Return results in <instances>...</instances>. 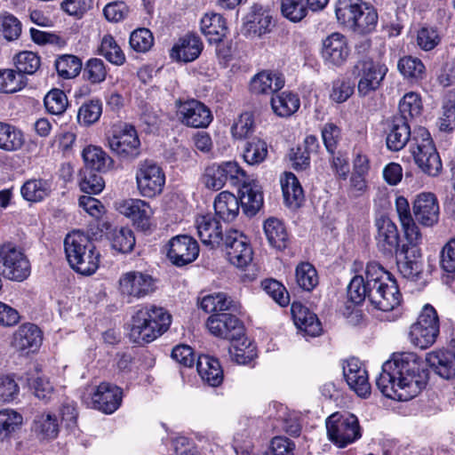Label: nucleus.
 <instances>
[{"mask_svg": "<svg viewBox=\"0 0 455 455\" xmlns=\"http://www.w3.org/2000/svg\"><path fill=\"white\" fill-rule=\"evenodd\" d=\"M366 289L371 304L381 311H391L400 305L401 293L391 274L377 262L367 264Z\"/></svg>", "mask_w": 455, "mask_h": 455, "instance_id": "2", "label": "nucleus"}, {"mask_svg": "<svg viewBox=\"0 0 455 455\" xmlns=\"http://www.w3.org/2000/svg\"><path fill=\"white\" fill-rule=\"evenodd\" d=\"M281 12L291 22L301 21L307 14L303 0H281Z\"/></svg>", "mask_w": 455, "mask_h": 455, "instance_id": "57", "label": "nucleus"}, {"mask_svg": "<svg viewBox=\"0 0 455 455\" xmlns=\"http://www.w3.org/2000/svg\"><path fill=\"white\" fill-rule=\"evenodd\" d=\"M371 7L363 0H338L335 12L339 22L351 29Z\"/></svg>", "mask_w": 455, "mask_h": 455, "instance_id": "25", "label": "nucleus"}, {"mask_svg": "<svg viewBox=\"0 0 455 455\" xmlns=\"http://www.w3.org/2000/svg\"><path fill=\"white\" fill-rule=\"evenodd\" d=\"M119 291L128 302L150 295L156 290V281L149 274L129 271L119 279Z\"/></svg>", "mask_w": 455, "mask_h": 455, "instance_id": "10", "label": "nucleus"}, {"mask_svg": "<svg viewBox=\"0 0 455 455\" xmlns=\"http://www.w3.org/2000/svg\"><path fill=\"white\" fill-rule=\"evenodd\" d=\"M296 282L305 291L313 290L318 283V275L315 268L308 262H302L296 267Z\"/></svg>", "mask_w": 455, "mask_h": 455, "instance_id": "52", "label": "nucleus"}, {"mask_svg": "<svg viewBox=\"0 0 455 455\" xmlns=\"http://www.w3.org/2000/svg\"><path fill=\"white\" fill-rule=\"evenodd\" d=\"M202 181L207 188L212 190L221 189L227 182L220 164H212L205 168Z\"/></svg>", "mask_w": 455, "mask_h": 455, "instance_id": "63", "label": "nucleus"}, {"mask_svg": "<svg viewBox=\"0 0 455 455\" xmlns=\"http://www.w3.org/2000/svg\"><path fill=\"white\" fill-rule=\"evenodd\" d=\"M83 159L85 163L84 168L93 171L106 172L112 168L113 159L107 155L100 148L88 146L83 150Z\"/></svg>", "mask_w": 455, "mask_h": 455, "instance_id": "40", "label": "nucleus"}, {"mask_svg": "<svg viewBox=\"0 0 455 455\" xmlns=\"http://www.w3.org/2000/svg\"><path fill=\"white\" fill-rule=\"evenodd\" d=\"M109 148L122 158H135L140 155V142L132 125L124 124L108 137Z\"/></svg>", "mask_w": 455, "mask_h": 455, "instance_id": "12", "label": "nucleus"}, {"mask_svg": "<svg viewBox=\"0 0 455 455\" xmlns=\"http://www.w3.org/2000/svg\"><path fill=\"white\" fill-rule=\"evenodd\" d=\"M395 209L407 242L420 243L421 234L411 213L408 200L403 196H398L395 200Z\"/></svg>", "mask_w": 455, "mask_h": 455, "instance_id": "31", "label": "nucleus"}, {"mask_svg": "<svg viewBox=\"0 0 455 455\" xmlns=\"http://www.w3.org/2000/svg\"><path fill=\"white\" fill-rule=\"evenodd\" d=\"M271 16L263 12L253 11L246 17L243 25L245 34L252 37H259L269 32Z\"/></svg>", "mask_w": 455, "mask_h": 455, "instance_id": "44", "label": "nucleus"}, {"mask_svg": "<svg viewBox=\"0 0 455 455\" xmlns=\"http://www.w3.org/2000/svg\"><path fill=\"white\" fill-rule=\"evenodd\" d=\"M267 156V145L259 138H253L244 145L243 156L244 161L251 165L262 163Z\"/></svg>", "mask_w": 455, "mask_h": 455, "instance_id": "49", "label": "nucleus"}, {"mask_svg": "<svg viewBox=\"0 0 455 455\" xmlns=\"http://www.w3.org/2000/svg\"><path fill=\"white\" fill-rule=\"evenodd\" d=\"M397 67L401 74L409 79H422L425 74V66L422 61L411 56L401 58Z\"/></svg>", "mask_w": 455, "mask_h": 455, "instance_id": "54", "label": "nucleus"}, {"mask_svg": "<svg viewBox=\"0 0 455 455\" xmlns=\"http://www.w3.org/2000/svg\"><path fill=\"white\" fill-rule=\"evenodd\" d=\"M410 151L417 166L429 176H437L442 170V162L430 133L424 127L414 131Z\"/></svg>", "mask_w": 455, "mask_h": 455, "instance_id": "5", "label": "nucleus"}, {"mask_svg": "<svg viewBox=\"0 0 455 455\" xmlns=\"http://www.w3.org/2000/svg\"><path fill=\"white\" fill-rule=\"evenodd\" d=\"M40 64V58L33 52H22L15 57V66L23 76L36 73Z\"/></svg>", "mask_w": 455, "mask_h": 455, "instance_id": "59", "label": "nucleus"}, {"mask_svg": "<svg viewBox=\"0 0 455 455\" xmlns=\"http://www.w3.org/2000/svg\"><path fill=\"white\" fill-rule=\"evenodd\" d=\"M33 430L41 439H53L59 433V420L55 414L42 413L36 417Z\"/></svg>", "mask_w": 455, "mask_h": 455, "instance_id": "45", "label": "nucleus"}, {"mask_svg": "<svg viewBox=\"0 0 455 455\" xmlns=\"http://www.w3.org/2000/svg\"><path fill=\"white\" fill-rule=\"evenodd\" d=\"M196 369L203 381L211 387H218L223 381V371L220 362L209 355H199Z\"/></svg>", "mask_w": 455, "mask_h": 455, "instance_id": "34", "label": "nucleus"}, {"mask_svg": "<svg viewBox=\"0 0 455 455\" xmlns=\"http://www.w3.org/2000/svg\"><path fill=\"white\" fill-rule=\"evenodd\" d=\"M64 248L70 267L84 275H91L98 269L100 254L88 235L73 231L64 240Z\"/></svg>", "mask_w": 455, "mask_h": 455, "instance_id": "4", "label": "nucleus"}, {"mask_svg": "<svg viewBox=\"0 0 455 455\" xmlns=\"http://www.w3.org/2000/svg\"><path fill=\"white\" fill-rule=\"evenodd\" d=\"M26 85L25 76L13 69L0 70V92L14 93Z\"/></svg>", "mask_w": 455, "mask_h": 455, "instance_id": "50", "label": "nucleus"}, {"mask_svg": "<svg viewBox=\"0 0 455 455\" xmlns=\"http://www.w3.org/2000/svg\"><path fill=\"white\" fill-rule=\"evenodd\" d=\"M419 243H409L401 246L396 255L397 266L403 277L415 280L422 272L421 252L418 244Z\"/></svg>", "mask_w": 455, "mask_h": 455, "instance_id": "19", "label": "nucleus"}, {"mask_svg": "<svg viewBox=\"0 0 455 455\" xmlns=\"http://www.w3.org/2000/svg\"><path fill=\"white\" fill-rule=\"evenodd\" d=\"M387 72L384 64L373 61L371 59L358 60L352 70L354 76L358 77L357 90L361 96H366L378 90Z\"/></svg>", "mask_w": 455, "mask_h": 455, "instance_id": "9", "label": "nucleus"}, {"mask_svg": "<svg viewBox=\"0 0 455 455\" xmlns=\"http://www.w3.org/2000/svg\"><path fill=\"white\" fill-rule=\"evenodd\" d=\"M120 212L130 218L135 228L145 233L149 234L154 229L151 221L153 211L149 204L140 199H129L120 205Z\"/></svg>", "mask_w": 455, "mask_h": 455, "instance_id": "18", "label": "nucleus"}, {"mask_svg": "<svg viewBox=\"0 0 455 455\" xmlns=\"http://www.w3.org/2000/svg\"><path fill=\"white\" fill-rule=\"evenodd\" d=\"M283 86L284 78L282 74L273 70H263L251 79L250 91L257 95H274Z\"/></svg>", "mask_w": 455, "mask_h": 455, "instance_id": "26", "label": "nucleus"}, {"mask_svg": "<svg viewBox=\"0 0 455 455\" xmlns=\"http://www.w3.org/2000/svg\"><path fill=\"white\" fill-rule=\"evenodd\" d=\"M264 232L269 244L283 250L289 243V235L283 223L276 218H269L264 222Z\"/></svg>", "mask_w": 455, "mask_h": 455, "instance_id": "39", "label": "nucleus"}, {"mask_svg": "<svg viewBox=\"0 0 455 455\" xmlns=\"http://www.w3.org/2000/svg\"><path fill=\"white\" fill-rule=\"evenodd\" d=\"M167 257L178 267L188 265L198 257L199 245L189 235H182L172 237L167 243Z\"/></svg>", "mask_w": 455, "mask_h": 455, "instance_id": "14", "label": "nucleus"}, {"mask_svg": "<svg viewBox=\"0 0 455 455\" xmlns=\"http://www.w3.org/2000/svg\"><path fill=\"white\" fill-rule=\"evenodd\" d=\"M386 133L387 147L391 151L403 149L410 140L411 135L408 121L403 117L395 116L387 123Z\"/></svg>", "mask_w": 455, "mask_h": 455, "instance_id": "28", "label": "nucleus"}, {"mask_svg": "<svg viewBox=\"0 0 455 455\" xmlns=\"http://www.w3.org/2000/svg\"><path fill=\"white\" fill-rule=\"evenodd\" d=\"M102 114V104L99 100H92L84 102L79 108L77 119L84 125H91L96 123Z\"/></svg>", "mask_w": 455, "mask_h": 455, "instance_id": "56", "label": "nucleus"}, {"mask_svg": "<svg viewBox=\"0 0 455 455\" xmlns=\"http://www.w3.org/2000/svg\"><path fill=\"white\" fill-rule=\"evenodd\" d=\"M377 247L385 256H393L400 251V235L397 226L387 217L376 220Z\"/></svg>", "mask_w": 455, "mask_h": 455, "instance_id": "17", "label": "nucleus"}, {"mask_svg": "<svg viewBox=\"0 0 455 455\" xmlns=\"http://www.w3.org/2000/svg\"><path fill=\"white\" fill-rule=\"evenodd\" d=\"M421 371V363L415 354L395 355L392 359L383 363L376 385L390 399L409 401L425 387V376Z\"/></svg>", "mask_w": 455, "mask_h": 455, "instance_id": "1", "label": "nucleus"}, {"mask_svg": "<svg viewBox=\"0 0 455 455\" xmlns=\"http://www.w3.org/2000/svg\"><path fill=\"white\" fill-rule=\"evenodd\" d=\"M350 49L345 36L334 32L323 40L322 56L325 62L335 66H342L347 60Z\"/></svg>", "mask_w": 455, "mask_h": 455, "instance_id": "20", "label": "nucleus"}, {"mask_svg": "<svg viewBox=\"0 0 455 455\" xmlns=\"http://www.w3.org/2000/svg\"><path fill=\"white\" fill-rule=\"evenodd\" d=\"M262 289L281 307L290 302V296L285 287L275 279H266L261 283Z\"/></svg>", "mask_w": 455, "mask_h": 455, "instance_id": "60", "label": "nucleus"}, {"mask_svg": "<svg viewBox=\"0 0 455 455\" xmlns=\"http://www.w3.org/2000/svg\"><path fill=\"white\" fill-rule=\"evenodd\" d=\"M343 374L349 387L359 396L366 397L371 394L368 373L359 360L351 358L343 365Z\"/></svg>", "mask_w": 455, "mask_h": 455, "instance_id": "22", "label": "nucleus"}, {"mask_svg": "<svg viewBox=\"0 0 455 455\" xmlns=\"http://www.w3.org/2000/svg\"><path fill=\"white\" fill-rule=\"evenodd\" d=\"M44 102L47 111L52 115H61L68 105L67 95L60 89L50 91L45 95Z\"/></svg>", "mask_w": 455, "mask_h": 455, "instance_id": "58", "label": "nucleus"}, {"mask_svg": "<svg viewBox=\"0 0 455 455\" xmlns=\"http://www.w3.org/2000/svg\"><path fill=\"white\" fill-rule=\"evenodd\" d=\"M414 220L425 227H432L439 220V204L435 196L429 192L417 196L413 202Z\"/></svg>", "mask_w": 455, "mask_h": 455, "instance_id": "21", "label": "nucleus"}, {"mask_svg": "<svg viewBox=\"0 0 455 455\" xmlns=\"http://www.w3.org/2000/svg\"><path fill=\"white\" fill-rule=\"evenodd\" d=\"M42 343L40 329L34 323H24L14 332L12 341V347L27 354L35 352Z\"/></svg>", "mask_w": 455, "mask_h": 455, "instance_id": "27", "label": "nucleus"}, {"mask_svg": "<svg viewBox=\"0 0 455 455\" xmlns=\"http://www.w3.org/2000/svg\"><path fill=\"white\" fill-rule=\"evenodd\" d=\"M291 314L295 325L305 334L311 337L321 334V323L316 315L310 312L307 307L302 306L300 303H293L291 305Z\"/></svg>", "mask_w": 455, "mask_h": 455, "instance_id": "30", "label": "nucleus"}, {"mask_svg": "<svg viewBox=\"0 0 455 455\" xmlns=\"http://www.w3.org/2000/svg\"><path fill=\"white\" fill-rule=\"evenodd\" d=\"M196 227L201 242L207 246L219 247L225 240L221 224L212 215L197 217Z\"/></svg>", "mask_w": 455, "mask_h": 455, "instance_id": "24", "label": "nucleus"}, {"mask_svg": "<svg viewBox=\"0 0 455 455\" xmlns=\"http://www.w3.org/2000/svg\"><path fill=\"white\" fill-rule=\"evenodd\" d=\"M203 50L201 39L193 34L186 35L173 45L171 57L183 62H190L197 59Z\"/></svg>", "mask_w": 455, "mask_h": 455, "instance_id": "29", "label": "nucleus"}, {"mask_svg": "<svg viewBox=\"0 0 455 455\" xmlns=\"http://www.w3.org/2000/svg\"><path fill=\"white\" fill-rule=\"evenodd\" d=\"M328 439L338 448H345L362 436L358 419L354 414L333 413L326 419Z\"/></svg>", "mask_w": 455, "mask_h": 455, "instance_id": "6", "label": "nucleus"}, {"mask_svg": "<svg viewBox=\"0 0 455 455\" xmlns=\"http://www.w3.org/2000/svg\"><path fill=\"white\" fill-rule=\"evenodd\" d=\"M240 203L247 215H255L263 205V196L257 184H243L240 189Z\"/></svg>", "mask_w": 455, "mask_h": 455, "instance_id": "38", "label": "nucleus"}, {"mask_svg": "<svg viewBox=\"0 0 455 455\" xmlns=\"http://www.w3.org/2000/svg\"><path fill=\"white\" fill-rule=\"evenodd\" d=\"M112 248L122 253H128L133 250L135 236L129 228H115L109 237Z\"/></svg>", "mask_w": 455, "mask_h": 455, "instance_id": "47", "label": "nucleus"}, {"mask_svg": "<svg viewBox=\"0 0 455 455\" xmlns=\"http://www.w3.org/2000/svg\"><path fill=\"white\" fill-rule=\"evenodd\" d=\"M92 400L94 409L110 414L121 404L122 390L116 386L103 382L96 387Z\"/></svg>", "mask_w": 455, "mask_h": 455, "instance_id": "23", "label": "nucleus"}, {"mask_svg": "<svg viewBox=\"0 0 455 455\" xmlns=\"http://www.w3.org/2000/svg\"><path fill=\"white\" fill-rule=\"evenodd\" d=\"M201 31L211 44L220 43L228 32L226 20L219 13H206L201 19Z\"/></svg>", "mask_w": 455, "mask_h": 455, "instance_id": "35", "label": "nucleus"}, {"mask_svg": "<svg viewBox=\"0 0 455 455\" xmlns=\"http://www.w3.org/2000/svg\"><path fill=\"white\" fill-rule=\"evenodd\" d=\"M171 323L172 316L164 307L145 306L132 318L130 337L138 344L149 343L166 331Z\"/></svg>", "mask_w": 455, "mask_h": 455, "instance_id": "3", "label": "nucleus"}, {"mask_svg": "<svg viewBox=\"0 0 455 455\" xmlns=\"http://www.w3.org/2000/svg\"><path fill=\"white\" fill-rule=\"evenodd\" d=\"M281 186L285 204L291 209L299 208L304 201V192L297 177L285 172L281 178Z\"/></svg>", "mask_w": 455, "mask_h": 455, "instance_id": "36", "label": "nucleus"}, {"mask_svg": "<svg viewBox=\"0 0 455 455\" xmlns=\"http://www.w3.org/2000/svg\"><path fill=\"white\" fill-rule=\"evenodd\" d=\"M239 200L230 192L220 193L214 200V210L217 216L224 221H232L239 212Z\"/></svg>", "mask_w": 455, "mask_h": 455, "instance_id": "37", "label": "nucleus"}, {"mask_svg": "<svg viewBox=\"0 0 455 455\" xmlns=\"http://www.w3.org/2000/svg\"><path fill=\"white\" fill-rule=\"evenodd\" d=\"M439 334V319L431 305L424 306L419 318L411 326L409 337L411 343L425 349L432 346Z\"/></svg>", "mask_w": 455, "mask_h": 455, "instance_id": "8", "label": "nucleus"}, {"mask_svg": "<svg viewBox=\"0 0 455 455\" xmlns=\"http://www.w3.org/2000/svg\"><path fill=\"white\" fill-rule=\"evenodd\" d=\"M24 142V135L20 130L10 124L0 122V149L16 151L22 148Z\"/></svg>", "mask_w": 455, "mask_h": 455, "instance_id": "42", "label": "nucleus"}, {"mask_svg": "<svg viewBox=\"0 0 455 455\" xmlns=\"http://www.w3.org/2000/svg\"><path fill=\"white\" fill-rule=\"evenodd\" d=\"M52 181L43 178L29 179L20 188L22 197L30 203H39L52 193Z\"/></svg>", "mask_w": 455, "mask_h": 455, "instance_id": "32", "label": "nucleus"}, {"mask_svg": "<svg viewBox=\"0 0 455 455\" xmlns=\"http://www.w3.org/2000/svg\"><path fill=\"white\" fill-rule=\"evenodd\" d=\"M400 116L408 121L409 118L419 116L422 111L421 99L416 92L406 93L399 102Z\"/></svg>", "mask_w": 455, "mask_h": 455, "instance_id": "53", "label": "nucleus"}, {"mask_svg": "<svg viewBox=\"0 0 455 455\" xmlns=\"http://www.w3.org/2000/svg\"><path fill=\"white\" fill-rule=\"evenodd\" d=\"M201 308L206 313L219 314L218 312L237 310V303L223 292L204 296L200 303Z\"/></svg>", "mask_w": 455, "mask_h": 455, "instance_id": "41", "label": "nucleus"}, {"mask_svg": "<svg viewBox=\"0 0 455 455\" xmlns=\"http://www.w3.org/2000/svg\"><path fill=\"white\" fill-rule=\"evenodd\" d=\"M80 188L86 194H99L105 187L103 178L96 171L84 168L80 172Z\"/></svg>", "mask_w": 455, "mask_h": 455, "instance_id": "51", "label": "nucleus"}, {"mask_svg": "<svg viewBox=\"0 0 455 455\" xmlns=\"http://www.w3.org/2000/svg\"><path fill=\"white\" fill-rule=\"evenodd\" d=\"M212 314L206 322L210 332L226 339H238L243 334V324L234 314Z\"/></svg>", "mask_w": 455, "mask_h": 455, "instance_id": "15", "label": "nucleus"}, {"mask_svg": "<svg viewBox=\"0 0 455 455\" xmlns=\"http://www.w3.org/2000/svg\"><path fill=\"white\" fill-rule=\"evenodd\" d=\"M225 245L229 262L237 267H244L252 260V249L246 236L235 229L225 233Z\"/></svg>", "mask_w": 455, "mask_h": 455, "instance_id": "13", "label": "nucleus"}, {"mask_svg": "<svg viewBox=\"0 0 455 455\" xmlns=\"http://www.w3.org/2000/svg\"><path fill=\"white\" fill-rule=\"evenodd\" d=\"M271 107L275 115L288 117L299 109V99L294 93L283 92L272 96Z\"/></svg>", "mask_w": 455, "mask_h": 455, "instance_id": "43", "label": "nucleus"}, {"mask_svg": "<svg viewBox=\"0 0 455 455\" xmlns=\"http://www.w3.org/2000/svg\"><path fill=\"white\" fill-rule=\"evenodd\" d=\"M100 53L109 62L116 65H122L125 57L120 46L116 44L114 37L110 35L103 36L100 47Z\"/></svg>", "mask_w": 455, "mask_h": 455, "instance_id": "55", "label": "nucleus"}, {"mask_svg": "<svg viewBox=\"0 0 455 455\" xmlns=\"http://www.w3.org/2000/svg\"><path fill=\"white\" fill-rule=\"evenodd\" d=\"M58 75L65 79L77 76L82 69V61L75 55L60 56L54 63Z\"/></svg>", "mask_w": 455, "mask_h": 455, "instance_id": "48", "label": "nucleus"}, {"mask_svg": "<svg viewBox=\"0 0 455 455\" xmlns=\"http://www.w3.org/2000/svg\"><path fill=\"white\" fill-rule=\"evenodd\" d=\"M427 364L442 378L449 379L455 377V352L435 351L427 354Z\"/></svg>", "mask_w": 455, "mask_h": 455, "instance_id": "33", "label": "nucleus"}, {"mask_svg": "<svg viewBox=\"0 0 455 455\" xmlns=\"http://www.w3.org/2000/svg\"><path fill=\"white\" fill-rule=\"evenodd\" d=\"M31 272L28 258L12 243L0 246V274L6 279L15 282L26 280Z\"/></svg>", "mask_w": 455, "mask_h": 455, "instance_id": "7", "label": "nucleus"}, {"mask_svg": "<svg viewBox=\"0 0 455 455\" xmlns=\"http://www.w3.org/2000/svg\"><path fill=\"white\" fill-rule=\"evenodd\" d=\"M354 93V84L347 79L338 78L332 82L330 99L336 103L347 101Z\"/></svg>", "mask_w": 455, "mask_h": 455, "instance_id": "62", "label": "nucleus"}, {"mask_svg": "<svg viewBox=\"0 0 455 455\" xmlns=\"http://www.w3.org/2000/svg\"><path fill=\"white\" fill-rule=\"evenodd\" d=\"M177 114L183 124L193 128H205L212 121L210 108L196 100L180 102Z\"/></svg>", "mask_w": 455, "mask_h": 455, "instance_id": "16", "label": "nucleus"}, {"mask_svg": "<svg viewBox=\"0 0 455 455\" xmlns=\"http://www.w3.org/2000/svg\"><path fill=\"white\" fill-rule=\"evenodd\" d=\"M107 68L102 60L91 59L84 69V76L91 84H100L107 76Z\"/></svg>", "mask_w": 455, "mask_h": 455, "instance_id": "61", "label": "nucleus"}, {"mask_svg": "<svg viewBox=\"0 0 455 455\" xmlns=\"http://www.w3.org/2000/svg\"><path fill=\"white\" fill-rule=\"evenodd\" d=\"M154 37L148 28H139L134 30L130 36L131 47L139 52L148 51L153 45Z\"/></svg>", "mask_w": 455, "mask_h": 455, "instance_id": "64", "label": "nucleus"}, {"mask_svg": "<svg viewBox=\"0 0 455 455\" xmlns=\"http://www.w3.org/2000/svg\"><path fill=\"white\" fill-rule=\"evenodd\" d=\"M22 416L14 410H0V441L9 439L22 425Z\"/></svg>", "mask_w": 455, "mask_h": 455, "instance_id": "46", "label": "nucleus"}, {"mask_svg": "<svg viewBox=\"0 0 455 455\" xmlns=\"http://www.w3.org/2000/svg\"><path fill=\"white\" fill-rule=\"evenodd\" d=\"M137 187L146 197L160 195L165 184V175L162 168L152 161L140 164L136 172Z\"/></svg>", "mask_w": 455, "mask_h": 455, "instance_id": "11", "label": "nucleus"}]
</instances>
